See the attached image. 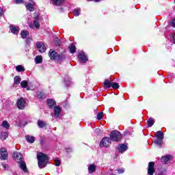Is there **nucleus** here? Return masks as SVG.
Returning a JSON list of instances; mask_svg holds the SVG:
<instances>
[{
	"label": "nucleus",
	"instance_id": "nucleus-1",
	"mask_svg": "<svg viewBox=\"0 0 175 175\" xmlns=\"http://www.w3.org/2000/svg\"><path fill=\"white\" fill-rule=\"evenodd\" d=\"M38 165L40 169H44L49 163V156L42 152L37 154Z\"/></svg>",
	"mask_w": 175,
	"mask_h": 175
},
{
	"label": "nucleus",
	"instance_id": "nucleus-2",
	"mask_svg": "<svg viewBox=\"0 0 175 175\" xmlns=\"http://www.w3.org/2000/svg\"><path fill=\"white\" fill-rule=\"evenodd\" d=\"M109 139L111 142H121V133L117 130L111 131Z\"/></svg>",
	"mask_w": 175,
	"mask_h": 175
},
{
	"label": "nucleus",
	"instance_id": "nucleus-3",
	"mask_svg": "<svg viewBox=\"0 0 175 175\" xmlns=\"http://www.w3.org/2000/svg\"><path fill=\"white\" fill-rule=\"evenodd\" d=\"M16 107L19 109V110H24L25 107H27V101L24 98L21 97L18 98L16 101Z\"/></svg>",
	"mask_w": 175,
	"mask_h": 175
},
{
	"label": "nucleus",
	"instance_id": "nucleus-4",
	"mask_svg": "<svg viewBox=\"0 0 175 175\" xmlns=\"http://www.w3.org/2000/svg\"><path fill=\"white\" fill-rule=\"evenodd\" d=\"M40 18L38 15L34 16V20L33 21V24H30L29 25V28L33 29V27L36 28V29H39L40 28V23H39Z\"/></svg>",
	"mask_w": 175,
	"mask_h": 175
},
{
	"label": "nucleus",
	"instance_id": "nucleus-5",
	"mask_svg": "<svg viewBox=\"0 0 175 175\" xmlns=\"http://www.w3.org/2000/svg\"><path fill=\"white\" fill-rule=\"evenodd\" d=\"M111 144V139L109 137H105L102 139V140L100 142V147H109Z\"/></svg>",
	"mask_w": 175,
	"mask_h": 175
},
{
	"label": "nucleus",
	"instance_id": "nucleus-6",
	"mask_svg": "<svg viewBox=\"0 0 175 175\" xmlns=\"http://www.w3.org/2000/svg\"><path fill=\"white\" fill-rule=\"evenodd\" d=\"M0 159L1 161H6L9 157V153H8V150L5 148H0Z\"/></svg>",
	"mask_w": 175,
	"mask_h": 175
},
{
	"label": "nucleus",
	"instance_id": "nucleus-7",
	"mask_svg": "<svg viewBox=\"0 0 175 175\" xmlns=\"http://www.w3.org/2000/svg\"><path fill=\"white\" fill-rule=\"evenodd\" d=\"M155 173V162L150 161L148 163V174L154 175Z\"/></svg>",
	"mask_w": 175,
	"mask_h": 175
},
{
	"label": "nucleus",
	"instance_id": "nucleus-8",
	"mask_svg": "<svg viewBox=\"0 0 175 175\" xmlns=\"http://www.w3.org/2000/svg\"><path fill=\"white\" fill-rule=\"evenodd\" d=\"M78 58L81 64H85L88 61V57H87L84 52H81L78 55Z\"/></svg>",
	"mask_w": 175,
	"mask_h": 175
},
{
	"label": "nucleus",
	"instance_id": "nucleus-9",
	"mask_svg": "<svg viewBox=\"0 0 175 175\" xmlns=\"http://www.w3.org/2000/svg\"><path fill=\"white\" fill-rule=\"evenodd\" d=\"M13 158L15 161H16V162H21V161H23V154L21 153H20L19 152H15L13 154Z\"/></svg>",
	"mask_w": 175,
	"mask_h": 175
},
{
	"label": "nucleus",
	"instance_id": "nucleus-10",
	"mask_svg": "<svg viewBox=\"0 0 175 175\" xmlns=\"http://www.w3.org/2000/svg\"><path fill=\"white\" fill-rule=\"evenodd\" d=\"M36 47L38 49L40 53H44L46 50V45L43 42H37Z\"/></svg>",
	"mask_w": 175,
	"mask_h": 175
},
{
	"label": "nucleus",
	"instance_id": "nucleus-11",
	"mask_svg": "<svg viewBox=\"0 0 175 175\" xmlns=\"http://www.w3.org/2000/svg\"><path fill=\"white\" fill-rule=\"evenodd\" d=\"M118 150L120 154H124V152L128 150V146H126L125 144H119Z\"/></svg>",
	"mask_w": 175,
	"mask_h": 175
},
{
	"label": "nucleus",
	"instance_id": "nucleus-12",
	"mask_svg": "<svg viewBox=\"0 0 175 175\" xmlns=\"http://www.w3.org/2000/svg\"><path fill=\"white\" fill-rule=\"evenodd\" d=\"M19 163L20 168L24 172V173H28V168H27V164H25V161H21L18 162Z\"/></svg>",
	"mask_w": 175,
	"mask_h": 175
},
{
	"label": "nucleus",
	"instance_id": "nucleus-13",
	"mask_svg": "<svg viewBox=\"0 0 175 175\" xmlns=\"http://www.w3.org/2000/svg\"><path fill=\"white\" fill-rule=\"evenodd\" d=\"M10 31L13 33V35H18V32H20V27L10 25Z\"/></svg>",
	"mask_w": 175,
	"mask_h": 175
},
{
	"label": "nucleus",
	"instance_id": "nucleus-14",
	"mask_svg": "<svg viewBox=\"0 0 175 175\" xmlns=\"http://www.w3.org/2000/svg\"><path fill=\"white\" fill-rule=\"evenodd\" d=\"M46 103H47L49 109H53V107H54V106H55L57 105V103L53 98L48 99L46 100Z\"/></svg>",
	"mask_w": 175,
	"mask_h": 175
},
{
	"label": "nucleus",
	"instance_id": "nucleus-15",
	"mask_svg": "<svg viewBox=\"0 0 175 175\" xmlns=\"http://www.w3.org/2000/svg\"><path fill=\"white\" fill-rule=\"evenodd\" d=\"M57 55L58 53L55 51H51V49L49 52V56L51 58V59H57Z\"/></svg>",
	"mask_w": 175,
	"mask_h": 175
},
{
	"label": "nucleus",
	"instance_id": "nucleus-16",
	"mask_svg": "<svg viewBox=\"0 0 175 175\" xmlns=\"http://www.w3.org/2000/svg\"><path fill=\"white\" fill-rule=\"evenodd\" d=\"M51 1L54 6H62V5L64 4V2H65V0H51Z\"/></svg>",
	"mask_w": 175,
	"mask_h": 175
},
{
	"label": "nucleus",
	"instance_id": "nucleus-17",
	"mask_svg": "<svg viewBox=\"0 0 175 175\" xmlns=\"http://www.w3.org/2000/svg\"><path fill=\"white\" fill-rule=\"evenodd\" d=\"M88 169L89 174H92V173H95V171L96 170V165H95V164H91Z\"/></svg>",
	"mask_w": 175,
	"mask_h": 175
},
{
	"label": "nucleus",
	"instance_id": "nucleus-18",
	"mask_svg": "<svg viewBox=\"0 0 175 175\" xmlns=\"http://www.w3.org/2000/svg\"><path fill=\"white\" fill-rule=\"evenodd\" d=\"M8 137H9V134L6 131L1 132V133L0 135V139L3 142H4V140H6V139H8Z\"/></svg>",
	"mask_w": 175,
	"mask_h": 175
},
{
	"label": "nucleus",
	"instance_id": "nucleus-19",
	"mask_svg": "<svg viewBox=\"0 0 175 175\" xmlns=\"http://www.w3.org/2000/svg\"><path fill=\"white\" fill-rule=\"evenodd\" d=\"M154 136L157 139H163L165 134L161 131H159L155 133Z\"/></svg>",
	"mask_w": 175,
	"mask_h": 175
},
{
	"label": "nucleus",
	"instance_id": "nucleus-20",
	"mask_svg": "<svg viewBox=\"0 0 175 175\" xmlns=\"http://www.w3.org/2000/svg\"><path fill=\"white\" fill-rule=\"evenodd\" d=\"M47 126V123H46L43 120H38V128H45V126Z\"/></svg>",
	"mask_w": 175,
	"mask_h": 175
},
{
	"label": "nucleus",
	"instance_id": "nucleus-21",
	"mask_svg": "<svg viewBox=\"0 0 175 175\" xmlns=\"http://www.w3.org/2000/svg\"><path fill=\"white\" fill-rule=\"evenodd\" d=\"M21 36L22 39H27V36H29V32L27 30H23L21 33Z\"/></svg>",
	"mask_w": 175,
	"mask_h": 175
},
{
	"label": "nucleus",
	"instance_id": "nucleus-22",
	"mask_svg": "<svg viewBox=\"0 0 175 175\" xmlns=\"http://www.w3.org/2000/svg\"><path fill=\"white\" fill-rule=\"evenodd\" d=\"M25 139L28 143H34L35 142V137L33 136H30V135H26Z\"/></svg>",
	"mask_w": 175,
	"mask_h": 175
},
{
	"label": "nucleus",
	"instance_id": "nucleus-23",
	"mask_svg": "<svg viewBox=\"0 0 175 175\" xmlns=\"http://www.w3.org/2000/svg\"><path fill=\"white\" fill-rule=\"evenodd\" d=\"M68 49L70 50V54H75V53H76V46H75L73 43L70 44V45L68 46Z\"/></svg>",
	"mask_w": 175,
	"mask_h": 175
},
{
	"label": "nucleus",
	"instance_id": "nucleus-24",
	"mask_svg": "<svg viewBox=\"0 0 175 175\" xmlns=\"http://www.w3.org/2000/svg\"><path fill=\"white\" fill-rule=\"evenodd\" d=\"M66 59V56L64 53H59L57 54V57L56 59H58V61H65Z\"/></svg>",
	"mask_w": 175,
	"mask_h": 175
},
{
	"label": "nucleus",
	"instance_id": "nucleus-25",
	"mask_svg": "<svg viewBox=\"0 0 175 175\" xmlns=\"http://www.w3.org/2000/svg\"><path fill=\"white\" fill-rule=\"evenodd\" d=\"M112 82L109 79H105L104 81V88H111Z\"/></svg>",
	"mask_w": 175,
	"mask_h": 175
},
{
	"label": "nucleus",
	"instance_id": "nucleus-26",
	"mask_svg": "<svg viewBox=\"0 0 175 175\" xmlns=\"http://www.w3.org/2000/svg\"><path fill=\"white\" fill-rule=\"evenodd\" d=\"M33 6H34L33 4L31 3H28L27 5H26V9L29 12H33L35 10V9L33 8Z\"/></svg>",
	"mask_w": 175,
	"mask_h": 175
},
{
	"label": "nucleus",
	"instance_id": "nucleus-27",
	"mask_svg": "<svg viewBox=\"0 0 175 175\" xmlns=\"http://www.w3.org/2000/svg\"><path fill=\"white\" fill-rule=\"evenodd\" d=\"M37 98L38 99H45L46 98V94L43 92H38L37 93Z\"/></svg>",
	"mask_w": 175,
	"mask_h": 175
},
{
	"label": "nucleus",
	"instance_id": "nucleus-28",
	"mask_svg": "<svg viewBox=\"0 0 175 175\" xmlns=\"http://www.w3.org/2000/svg\"><path fill=\"white\" fill-rule=\"evenodd\" d=\"M148 128H151L155 124V120L152 118H150L147 121Z\"/></svg>",
	"mask_w": 175,
	"mask_h": 175
},
{
	"label": "nucleus",
	"instance_id": "nucleus-29",
	"mask_svg": "<svg viewBox=\"0 0 175 175\" xmlns=\"http://www.w3.org/2000/svg\"><path fill=\"white\" fill-rule=\"evenodd\" d=\"M21 81V77L20 76H15L14 78V84L18 85Z\"/></svg>",
	"mask_w": 175,
	"mask_h": 175
},
{
	"label": "nucleus",
	"instance_id": "nucleus-30",
	"mask_svg": "<svg viewBox=\"0 0 175 175\" xmlns=\"http://www.w3.org/2000/svg\"><path fill=\"white\" fill-rule=\"evenodd\" d=\"M61 111H62V109L59 107H55L54 108V114L55 116H59L61 113Z\"/></svg>",
	"mask_w": 175,
	"mask_h": 175
},
{
	"label": "nucleus",
	"instance_id": "nucleus-31",
	"mask_svg": "<svg viewBox=\"0 0 175 175\" xmlns=\"http://www.w3.org/2000/svg\"><path fill=\"white\" fill-rule=\"evenodd\" d=\"M36 64H42L43 62V57L40 55H37L35 59Z\"/></svg>",
	"mask_w": 175,
	"mask_h": 175
},
{
	"label": "nucleus",
	"instance_id": "nucleus-32",
	"mask_svg": "<svg viewBox=\"0 0 175 175\" xmlns=\"http://www.w3.org/2000/svg\"><path fill=\"white\" fill-rule=\"evenodd\" d=\"M170 158H172V155L164 156L161 157V161L166 163V162H169V161H170Z\"/></svg>",
	"mask_w": 175,
	"mask_h": 175
},
{
	"label": "nucleus",
	"instance_id": "nucleus-33",
	"mask_svg": "<svg viewBox=\"0 0 175 175\" xmlns=\"http://www.w3.org/2000/svg\"><path fill=\"white\" fill-rule=\"evenodd\" d=\"M16 70L17 72H25V68L21 65H18L16 67Z\"/></svg>",
	"mask_w": 175,
	"mask_h": 175
},
{
	"label": "nucleus",
	"instance_id": "nucleus-34",
	"mask_svg": "<svg viewBox=\"0 0 175 175\" xmlns=\"http://www.w3.org/2000/svg\"><path fill=\"white\" fill-rule=\"evenodd\" d=\"M154 144H157V146H162L163 144V139H158L154 140Z\"/></svg>",
	"mask_w": 175,
	"mask_h": 175
},
{
	"label": "nucleus",
	"instance_id": "nucleus-35",
	"mask_svg": "<svg viewBox=\"0 0 175 175\" xmlns=\"http://www.w3.org/2000/svg\"><path fill=\"white\" fill-rule=\"evenodd\" d=\"M111 87L113 90H118V88H120V85L118 84V83L112 82Z\"/></svg>",
	"mask_w": 175,
	"mask_h": 175
},
{
	"label": "nucleus",
	"instance_id": "nucleus-36",
	"mask_svg": "<svg viewBox=\"0 0 175 175\" xmlns=\"http://www.w3.org/2000/svg\"><path fill=\"white\" fill-rule=\"evenodd\" d=\"M2 126H3V128H5L6 129H9V128H10V125L6 120L3 121Z\"/></svg>",
	"mask_w": 175,
	"mask_h": 175
},
{
	"label": "nucleus",
	"instance_id": "nucleus-37",
	"mask_svg": "<svg viewBox=\"0 0 175 175\" xmlns=\"http://www.w3.org/2000/svg\"><path fill=\"white\" fill-rule=\"evenodd\" d=\"M21 87H22V88H27V87H28V81H23L21 83Z\"/></svg>",
	"mask_w": 175,
	"mask_h": 175
},
{
	"label": "nucleus",
	"instance_id": "nucleus-38",
	"mask_svg": "<svg viewBox=\"0 0 175 175\" xmlns=\"http://www.w3.org/2000/svg\"><path fill=\"white\" fill-rule=\"evenodd\" d=\"M55 45L57 46V47H59L61 46V40L59 38H56L54 41Z\"/></svg>",
	"mask_w": 175,
	"mask_h": 175
},
{
	"label": "nucleus",
	"instance_id": "nucleus-39",
	"mask_svg": "<svg viewBox=\"0 0 175 175\" xmlns=\"http://www.w3.org/2000/svg\"><path fill=\"white\" fill-rule=\"evenodd\" d=\"M80 12H81L80 8L74 10V16H75L76 17L80 16Z\"/></svg>",
	"mask_w": 175,
	"mask_h": 175
},
{
	"label": "nucleus",
	"instance_id": "nucleus-40",
	"mask_svg": "<svg viewBox=\"0 0 175 175\" xmlns=\"http://www.w3.org/2000/svg\"><path fill=\"white\" fill-rule=\"evenodd\" d=\"M55 166H61V160L58 157L55 158Z\"/></svg>",
	"mask_w": 175,
	"mask_h": 175
},
{
	"label": "nucleus",
	"instance_id": "nucleus-41",
	"mask_svg": "<svg viewBox=\"0 0 175 175\" xmlns=\"http://www.w3.org/2000/svg\"><path fill=\"white\" fill-rule=\"evenodd\" d=\"M102 118H103V112H99L97 114V120H100Z\"/></svg>",
	"mask_w": 175,
	"mask_h": 175
},
{
	"label": "nucleus",
	"instance_id": "nucleus-42",
	"mask_svg": "<svg viewBox=\"0 0 175 175\" xmlns=\"http://www.w3.org/2000/svg\"><path fill=\"white\" fill-rule=\"evenodd\" d=\"M170 25L173 27V28H175V18H173L172 21L170 22Z\"/></svg>",
	"mask_w": 175,
	"mask_h": 175
},
{
	"label": "nucleus",
	"instance_id": "nucleus-43",
	"mask_svg": "<svg viewBox=\"0 0 175 175\" xmlns=\"http://www.w3.org/2000/svg\"><path fill=\"white\" fill-rule=\"evenodd\" d=\"M125 172V170L124 168H120L118 170V172L119 174H122Z\"/></svg>",
	"mask_w": 175,
	"mask_h": 175
},
{
	"label": "nucleus",
	"instance_id": "nucleus-44",
	"mask_svg": "<svg viewBox=\"0 0 175 175\" xmlns=\"http://www.w3.org/2000/svg\"><path fill=\"white\" fill-rule=\"evenodd\" d=\"M5 14V12L3 11V9L2 8H0V17H2Z\"/></svg>",
	"mask_w": 175,
	"mask_h": 175
},
{
	"label": "nucleus",
	"instance_id": "nucleus-45",
	"mask_svg": "<svg viewBox=\"0 0 175 175\" xmlns=\"http://www.w3.org/2000/svg\"><path fill=\"white\" fill-rule=\"evenodd\" d=\"M66 152H72V150L70 147L66 148Z\"/></svg>",
	"mask_w": 175,
	"mask_h": 175
},
{
	"label": "nucleus",
	"instance_id": "nucleus-46",
	"mask_svg": "<svg viewBox=\"0 0 175 175\" xmlns=\"http://www.w3.org/2000/svg\"><path fill=\"white\" fill-rule=\"evenodd\" d=\"M16 3H24V0H15Z\"/></svg>",
	"mask_w": 175,
	"mask_h": 175
},
{
	"label": "nucleus",
	"instance_id": "nucleus-47",
	"mask_svg": "<svg viewBox=\"0 0 175 175\" xmlns=\"http://www.w3.org/2000/svg\"><path fill=\"white\" fill-rule=\"evenodd\" d=\"M31 40H32V38H27L26 43H31Z\"/></svg>",
	"mask_w": 175,
	"mask_h": 175
},
{
	"label": "nucleus",
	"instance_id": "nucleus-48",
	"mask_svg": "<svg viewBox=\"0 0 175 175\" xmlns=\"http://www.w3.org/2000/svg\"><path fill=\"white\" fill-rule=\"evenodd\" d=\"M173 43L175 44V32L172 34Z\"/></svg>",
	"mask_w": 175,
	"mask_h": 175
},
{
	"label": "nucleus",
	"instance_id": "nucleus-49",
	"mask_svg": "<svg viewBox=\"0 0 175 175\" xmlns=\"http://www.w3.org/2000/svg\"><path fill=\"white\" fill-rule=\"evenodd\" d=\"M90 2H100L101 0H88Z\"/></svg>",
	"mask_w": 175,
	"mask_h": 175
},
{
	"label": "nucleus",
	"instance_id": "nucleus-50",
	"mask_svg": "<svg viewBox=\"0 0 175 175\" xmlns=\"http://www.w3.org/2000/svg\"><path fill=\"white\" fill-rule=\"evenodd\" d=\"M3 169H7L8 164H3Z\"/></svg>",
	"mask_w": 175,
	"mask_h": 175
},
{
	"label": "nucleus",
	"instance_id": "nucleus-51",
	"mask_svg": "<svg viewBox=\"0 0 175 175\" xmlns=\"http://www.w3.org/2000/svg\"><path fill=\"white\" fill-rule=\"evenodd\" d=\"M154 175H163V173H160V174H155Z\"/></svg>",
	"mask_w": 175,
	"mask_h": 175
}]
</instances>
